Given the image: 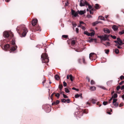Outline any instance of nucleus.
<instances>
[{"mask_svg": "<svg viewBox=\"0 0 124 124\" xmlns=\"http://www.w3.org/2000/svg\"><path fill=\"white\" fill-rule=\"evenodd\" d=\"M80 96V95L78 94H77L75 95V97L76 98H77Z\"/></svg>", "mask_w": 124, "mask_h": 124, "instance_id": "44", "label": "nucleus"}, {"mask_svg": "<svg viewBox=\"0 0 124 124\" xmlns=\"http://www.w3.org/2000/svg\"><path fill=\"white\" fill-rule=\"evenodd\" d=\"M69 77H70V79L71 81H72L73 80V77L72 76V75L71 74H70L69 76Z\"/></svg>", "mask_w": 124, "mask_h": 124, "instance_id": "31", "label": "nucleus"}, {"mask_svg": "<svg viewBox=\"0 0 124 124\" xmlns=\"http://www.w3.org/2000/svg\"><path fill=\"white\" fill-rule=\"evenodd\" d=\"M85 5V4L84 1L82 0H80V6H84Z\"/></svg>", "mask_w": 124, "mask_h": 124, "instance_id": "12", "label": "nucleus"}, {"mask_svg": "<svg viewBox=\"0 0 124 124\" xmlns=\"http://www.w3.org/2000/svg\"><path fill=\"white\" fill-rule=\"evenodd\" d=\"M124 33V30H123L122 31L120 32L119 34L120 35H122Z\"/></svg>", "mask_w": 124, "mask_h": 124, "instance_id": "41", "label": "nucleus"}, {"mask_svg": "<svg viewBox=\"0 0 124 124\" xmlns=\"http://www.w3.org/2000/svg\"><path fill=\"white\" fill-rule=\"evenodd\" d=\"M96 56V54L94 53H90L89 54V58L92 60H95V57Z\"/></svg>", "mask_w": 124, "mask_h": 124, "instance_id": "6", "label": "nucleus"}, {"mask_svg": "<svg viewBox=\"0 0 124 124\" xmlns=\"http://www.w3.org/2000/svg\"><path fill=\"white\" fill-rule=\"evenodd\" d=\"M3 36L4 37L9 39L13 37L14 35L11 31H5L3 32Z\"/></svg>", "mask_w": 124, "mask_h": 124, "instance_id": "2", "label": "nucleus"}, {"mask_svg": "<svg viewBox=\"0 0 124 124\" xmlns=\"http://www.w3.org/2000/svg\"><path fill=\"white\" fill-rule=\"evenodd\" d=\"M121 90L124 89V85H122L121 88Z\"/></svg>", "mask_w": 124, "mask_h": 124, "instance_id": "64", "label": "nucleus"}, {"mask_svg": "<svg viewBox=\"0 0 124 124\" xmlns=\"http://www.w3.org/2000/svg\"><path fill=\"white\" fill-rule=\"evenodd\" d=\"M85 5L86 6H88L90 5L86 1H85Z\"/></svg>", "mask_w": 124, "mask_h": 124, "instance_id": "55", "label": "nucleus"}, {"mask_svg": "<svg viewBox=\"0 0 124 124\" xmlns=\"http://www.w3.org/2000/svg\"><path fill=\"white\" fill-rule=\"evenodd\" d=\"M124 103L123 102L121 103L119 105V107H121L123 106Z\"/></svg>", "mask_w": 124, "mask_h": 124, "instance_id": "45", "label": "nucleus"}, {"mask_svg": "<svg viewBox=\"0 0 124 124\" xmlns=\"http://www.w3.org/2000/svg\"><path fill=\"white\" fill-rule=\"evenodd\" d=\"M38 22V20L37 19H33L31 22V24L32 26H35L36 25V24Z\"/></svg>", "mask_w": 124, "mask_h": 124, "instance_id": "11", "label": "nucleus"}, {"mask_svg": "<svg viewBox=\"0 0 124 124\" xmlns=\"http://www.w3.org/2000/svg\"><path fill=\"white\" fill-rule=\"evenodd\" d=\"M103 44L105 45V46H109L110 45V43H109L108 42H106V44H104V43H103Z\"/></svg>", "mask_w": 124, "mask_h": 124, "instance_id": "38", "label": "nucleus"}, {"mask_svg": "<svg viewBox=\"0 0 124 124\" xmlns=\"http://www.w3.org/2000/svg\"><path fill=\"white\" fill-rule=\"evenodd\" d=\"M101 87L102 88V89H104V90H107V89L106 88H105V87H103V86H101Z\"/></svg>", "mask_w": 124, "mask_h": 124, "instance_id": "60", "label": "nucleus"}, {"mask_svg": "<svg viewBox=\"0 0 124 124\" xmlns=\"http://www.w3.org/2000/svg\"><path fill=\"white\" fill-rule=\"evenodd\" d=\"M55 94V93H53L51 95V96H50V98H51V99L52 100V98H53V95H54V94Z\"/></svg>", "mask_w": 124, "mask_h": 124, "instance_id": "50", "label": "nucleus"}, {"mask_svg": "<svg viewBox=\"0 0 124 124\" xmlns=\"http://www.w3.org/2000/svg\"><path fill=\"white\" fill-rule=\"evenodd\" d=\"M72 24L73 25V30H74V27H75L77 25V24L75 23H73V22L72 23Z\"/></svg>", "mask_w": 124, "mask_h": 124, "instance_id": "32", "label": "nucleus"}, {"mask_svg": "<svg viewBox=\"0 0 124 124\" xmlns=\"http://www.w3.org/2000/svg\"><path fill=\"white\" fill-rule=\"evenodd\" d=\"M98 38H100L101 40V39L102 38V36H98Z\"/></svg>", "mask_w": 124, "mask_h": 124, "instance_id": "56", "label": "nucleus"}, {"mask_svg": "<svg viewBox=\"0 0 124 124\" xmlns=\"http://www.w3.org/2000/svg\"><path fill=\"white\" fill-rule=\"evenodd\" d=\"M78 14H79L80 15H82L84 14V13H85V11H79V10L78 11Z\"/></svg>", "mask_w": 124, "mask_h": 124, "instance_id": "14", "label": "nucleus"}, {"mask_svg": "<svg viewBox=\"0 0 124 124\" xmlns=\"http://www.w3.org/2000/svg\"><path fill=\"white\" fill-rule=\"evenodd\" d=\"M120 78L121 80H123L124 79V76H121L120 77Z\"/></svg>", "mask_w": 124, "mask_h": 124, "instance_id": "51", "label": "nucleus"}, {"mask_svg": "<svg viewBox=\"0 0 124 124\" xmlns=\"http://www.w3.org/2000/svg\"><path fill=\"white\" fill-rule=\"evenodd\" d=\"M63 97L64 98H68V96H67V95H65L64 94H63Z\"/></svg>", "mask_w": 124, "mask_h": 124, "instance_id": "52", "label": "nucleus"}, {"mask_svg": "<svg viewBox=\"0 0 124 124\" xmlns=\"http://www.w3.org/2000/svg\"><path fill=\"white\" fill-rule=\"evenodd\" d=\"M108 103L106 101H104L103 102V104L104 105H106Z\"/></svg>", "mask_w": 124, "mask_h": 124, "instance_id": "53", "label": "nucleus"}, {"mask_svg": "<svg viewBox=\"0 0 124 124\" xmlns=\"http://www.w3.org/2000/svg\"><path fill=\"white\" fill-rule=\"evenodd\" d=\"M55 79L58 80L59 79V76L58 75H56L55 76Z\"/></svg>", "mask_w": 124, "mask_h": 124, "instance_id": "27", "label": "nucleus"}, {"mask_svg": "<svg viewBox=\"0 0 124 124\" xmlns=\"http://www.w3.org/2000/svg\"><path fill=\"white\" fill-rule=\"evenodd\" d=\"M62 37L64 38H66L68 37V36L67 35H63Z\"/></svg>", "mask_w": 124, "mask_h": 124, "instance_id": "36", "label": "nucleus"}, {"mask_svg": "<svg viewBox=\"0 0 124 124\" xmlns=\"http://www.w3.org/2000/svg\"><path fill=\"white\" fill-rule=\"evenodd\" d=\"M65 92L67 93H68L70 92L69 90L67 88H65Z\"/></svg>", "mask_w": 124, "mask_h": 124, "instance_id": "35", "label": "nucleus"}, {"mask_svg": "<svg viewBox=\"0 0 124 124\" xmlns=\"http://www.w3.org/2000/svg\"><path fill=\"white\" fill-rule=\"evenodd\" d=\"M78 61L79 63H82V61L83 63L84 64H86V62L85 61V58L84 57H83L82 59H78Z\"/></svg>", "mask_w": 124, "mask_h": 124, "instance_id": "9", "label": "nucleus"}, {"mask_svg": "<svg viewBox=\"0 0 124 124\" xmlns=\"http://www.w3.org/2000/svg\"><path fill=\"white\" fill-rule=\"evenodd\" d=\"M55 96L57 97V98L58 99L59 98V96H60L59 94V93H57L56 94L55 93Z\"/></svg>", "mask_w": 124, "mask_h": 124, "instance_id": "33", "label": "nucleus"}, {"mask_svg": "<svg viewBox=\"0 0 124 124\" xmlns=\"http://www.w3.org/2000/svg\"><path fill=\"white\" fill-rule=\"evenodd\" d=\"M83 112H80L79 111H78L76 113L77 114H79L78 115V116H82L83 115Z\"/></svg>", "mask_w": 124, "mask_h": 124, "instance_id": "19", "label": "nucleus"}, {"mask_svg": "<svg viewBox=\"0 0 124 124\" xmlns=\"http://www.w3.org/2000/svg\"><path fill=\"white\" fill-rule=\"evenodd\" d=\"M16 30L21 37L25 36L28 31L27 29L23 24H21L17 26Z\"/></svg>", "mask_w": 124, "mask_h": 124, "instance_id": "1", "label": "nucleus"}, {"mask_svg": "<svg viewBox=\"0 0 124 124\" xmlns=\"http://www.w3.org/2000/svg\"><path fill=\"white\" fill-rule=\"evenodd\" d=\"M70 100L69 99H67L66 100V102L67 103H69L70 102Z\"/></svg>", "mask_w": 124, "mask_h": 124, "instance_id": "57", "label": "nucleus"}, {"mask_svg": "<svg viewBox=\"0 0 124 124\" xmlns=\"http://www.w3.org/2000/svg\"><path fill=\"white\" fill-rule=\"evenodd\" d=\"M121 87L120 86H117L116 88V90L118 91L120 89H121Z\"/></svg>", "mask_w": 124, "mask_h": 124, "instance_id": "47", "label": "nucleus"}, {"mask_svg": "<svg viewBox=\"0 0 124 124\" xmlns=\"http://www.w3.org/2000/svg\"><path fill=\"white\" fill-rule=\"evenodd\" d=\"M113 29L115 31H116L118 29V27L116 25H114L112 27Z\"/></svg>", "mask_w": 124, "mask_h": 124, "instance_id": "16", "label": "nucleus"}, {"mask_svg": "<svg viewBox=\"0 0 124 124\" xmlns=\"http://www.w3.org/2000/svg\"><path fill=\"white\" fill-rule=\"evenodd\" d=\"M99 23H100L98 21H96L95 22L93 23H92V25L93 26H95Z\"/></svg>", "mask_w": 124, "mask_h": 124, "instance_id": "23", "label": "nucleus"}, {"mask_svg": "<svg viewBox=\"0 0 124 124\" xmlns=\"http://www.w3.org/2000/svg\"><path fill=\"white\" fill-rule=\"evenodd\" d=\"M104 32L106 33H109L110 32V31L107 28L104 29Z\"/></svg>", "mask_w": 124, "mask_h": 124, "instance_id": "18", "label": "nucleus"}, {"mask_svg": "<svg viewBox=\"0 0 124 124\" xmlns=\"http://www.w3.org/2000/svg\"><path fill=\"white\" fill-rule=\"evenodd\" d=\"M109 36V35L107 34H105L104 35H102V38L101 41H105L107 40L109 41V40L108 39V37Z\"/></svg>", "mask_w": 124, "mask_h": 124, "instance_id": "7", "label": "nucleus"}, {"mask_svg": "<svg viewBox=\"0 0 124 124\" xmlns=\"http://www.w3.org/2000/svg\"><path fill=\"white\" fill-rule=\"evenodd\" d=\"M41 57L43 63H47L49 62L48 57L47 54L46 53L42 54Z\"/></svg>", "mask_w": 124, "mask_h": 124, "instance_id": "3", "label": "nucleus"}, {"mask_svg": "<svg viewBox=\"0 0 124 124\" xmlns=\"http://www.w3.org/2000/svg\"><path fill=\"white\" fill-rule=\"evenodd\" d=\"M10 46L9 44H7L5 45L4 46V48H3L5 50H7L10 49Z\"/></svg>", "mask_w": 124, "mask_h": 124, "instance_id": "10", "label": "nucleus"}, {"mask_svg": "<svg viewBox=\"0 0 124 124\" xmlns=\"http://www.w3.org/2000/svg\"><path fill=\"white\" fill-rule=\"evenodd\" d=\"M71 15L74 17H76L77 16H78V11L77 12H76L73 9L71 10Z\"/></svg>", "mask_w": 124, "mask_h": 124, "instance_id": "8", "label": "nucleus"}, {"mask_svg": "<svg viewBox=\"0 0 124 124\" xmlns=\"http://www.w3.org/2000/svg\"><path fill=\"white\" fill-rule=\"evenodd\" d=\"M95 84L94 81L93 80H91V84L92 85L94 84Z\"/></svg>", "mask_w": 124, "mask_h": 124, "instance_id": "43", "label": "nucleus"}, {"mask_svg": "<svg viewBox=\"0 0 124 124\" xmlns=\"http://www.w3.org/2000/svg\"><path fill=\"white\" fill-rule=\"evenodd\" d=\"M44 78V80L42 82V83L43 84L44 83H45L46 82V79L45 78V77Z\"/></svg>", "mask_w": 124, "mask_h": 124, "instance_id": "61", "label": "nucleus"}, {"mask_svg": "<svg viewBox=\"0 0 124 124\" xmlns=\"http://www.w3.org/2000/svg\"><path fill=\"white\" fill-rule=\"evenodd\" d=\"M124 81H122L119 83V84L120 85H121L122 84H123L124 83Z\"/></svg>", "mask_w": 124, "mask_h": 124, "instance_id": "62", "label": "nucleus"}, {"mask_svg": "<svg viewBox=\"0 0 124 124\" xmlns=\"http://www.w3.org/2000/svg\"><path fill=\"white\" fill-rule=\"evenodd\" d=\"M60 101L58 100H57L56 101L52 103V105H57L60 103Z\"/></svg>", "mask_w": 124, "mask_h": 124, "instance_id": "13", "label": "nucleus"}, {"mask_svg": "<svg viewBox=\"0 0 124 124\" xmlns=\"http://www.w3.org/2000/svg\"><path fill=\"white\" fill-rule=\"evenodd\" d=\"M78 30H79V29H78V28H76V31L77 33H78V32H79Z\"/></svg>", "mask_w": 124, "mask_h": 124, "instance_id": "59", "label": "nucleus"}, {"mask_svg": "<svg viewBox=\"0 0 124 124\" xmlns=\"http://www.w3.org/2000/svg\"><path fill=\"white\" fill-rule=\"evenodd\" d=\"M76 42L75 40H72L71 41V45L72 46H74Z\"/></svg>", "mask_w": 124, "mask_h": 124, "instance_id": "20", "label": "nucleus"}, {"mask_svg": "<svg viewBox=\"0 0 124 124\" xmlns=\"http://www.w3.org/2000/svg\"><path fill=\"white\" fill-rule=\"evenodd\" d=\"M104 51H105V53L106 54H108L109 51V49H105Z\"/></svg>", "mask_w": 124, "mask_h": 124, "instance_id": "42", "label": "nucleus"}, {"mask_svg": "<svg viewBox=\"0 0 124 124\" xmlns=\"http://www.w3.org/2000/svg\"><path fill=\"white\" fill-rule=\"evenodd\" d=\"M116 107H117L118 105V103L117 102L114 103V104H113Z\"/></svg>", "mask_w": 124, "mask_h": 124, "instance_id": "34", "label": "nucleus"}, {"mask_svg": "<svg viewBox=\"0 0 124 124\" xmlns=\"http://www.w3.org/2000/svg\"><path fill=\"white\" fill-rule=\"evenodd\" d=\"M89 39H90L88 40V42H93V40H94L95 42H96V39H93V38H89Z\"/></svg>", "mask_w": 124, "mask_h": 124, "instance_id": "17", "label": "nucleus"}, {"mask_svg": "<svg viewBox=\"0 0 124 124\" xmlns=\"http://www.w3.org/2000/svg\"><path fill=\"white\" fill-rule=\"evenodd\" d=\"M117 97V94L114 93L112 97L113 98H116Z\"/></svg>", "mask_w": 124, "mask_h": 124, "instance_id": "26", "label": "nucleus"}, {"mask_svg": "<svg viewBox=\"0 0 124 124\" xmlns=\"http://www.w3.org/2000/svg\"><path fill=\"white\" fill-rule=\"evenodd\" d=\"M63 85L65 87L67 85V83L65 81H63Z\"/></svg>", "mask_w": 124, "mask_h": 124, "instance_id": "46", "label": "nucleus"}, {"mask_svg": "<svg viewBox=\"0 0 124 124\" xmlns=\"http://www.w3.org/2000/svg\"><path fill=\"white\" fill-rule=\"evenodd\" d=\"M93 32H92L91 33H89V36H93L94 34H95V32L93 30Z\"/></svg>", "mask_w": 124, "mask_h": 124, "instance_id": "25", "label": "nucleus"}, {"mask_svg": "<svg viewBox=\"0 0 124 124\" xmlns=\"http://www.w3.org/2000/svg\"><path fill=\"white\" fill-rule=\"evenodd\" d=\"M110 36L112 38H113L114 39H116V37L115 36H113L112 35H111Z\"/></svg>", "mask_w": 124, "mask_h": 124, "instance_id": "49", "label": "nucleus"}, {"mask_svg": "<svg viewBox=\"0 0 124 124\" xmlns=\"http://www.w3.org/2000/svg\"><path fill=\"white\" fill-rule=\"evenodd\" d=\"M98 19L103 20H105L104 17L102 16H100L98 17Z\"/></svg>", "mask_w": 124, "mask_h": 124, "instance_id": "21", "label": "nucleus"}, {"mask_svg": "<svg viewBox=\"0 0 124 124\" xmlns=\"http://www.w3.org/2000/svg\"><path fill=\"white\" fill-rule=\"evenodd\" d=\"M84 34H86L88 36H89V33L87 31H85L84 32Z\"/></svg>", "mask_w": 124, "mask_h": 124, "instance_id": "30", "label": "nucleus"}, {"mask_svg": "<svg viewBox=\"0 0 124 124\" xmlns=\"http://www.w3.org/2000/svg\"><path fill=\"white\" fill-rule=\"evenodd\" d=\"M63 86L62 85V84L60 85L59 86V88L60 90H62V88Z\"/></svg>", "mask_w": 124, "mask_h": 124, "instance_id": "29", "label": "nucleus"}, {"mask_svg": "<svg viewBox=\"0 0 124 124\" xmlns=\"http://www.w3.org/2000/svg\"><path fill=\"white\" fill-rule=\"evenodd\" d=\"M89 101L92 102L93 104H94L97 101V100L93 99H90Z\"/></svg>", "mask_w": 124, "mask_h": 124, "instance_id": "15", "label": "nucleus"}, {"mask_svg": "<svg viewBox=\"0 0 124 124\" xmlns=\"http://www.w3.org/2000/svg\"><path fill=\"white\" fill-rule=\"evenodd\" d=\"M72 89L73 90H75L76 91H79V89H77L75 87H73L72 88Z\"/></svg>", "mask_w": 124, "mask_h": 124, "instance_id": "54", "label": "nucleus"}, {"mask_svg": "<svg viewBox=\"0 0 124 124\" xmlns=\"http://www.w3.org/2000/svg\"><path fill=\"white\" fill-rule=\"evenodd\" d=\"M86 79L88 80V82H90V79L88 77V76L86 77Z\"/></svg>", "mask_w": 124, "mask_h": 124, "instance_id": "58", "label": "nucleus"}, {"mask_svg": "<svg viewBox=\"0 0 124 124\" xmlns=\"http://www.w3.org/2000/svg\"><path fill=\"white\" fill-rule=\"evenodd\" d=\"M88 8L89 9H92V6L90 4L88 6Z\"/></svg>", "mask_w": 124, "mask_h": 124, "instance_id": "63", "label": "nucleus"}, {"mask_svg": "<svg viewBox=\"0 0 124 124\" xmlns=\"http://www.w3.org/2000/svg\"><path fill=\"white\" fill-rule=\"evenodd\" d=\"M32 28L33 31L35 32L37 31H41L40 27L37 25L34 26H32Z\"/></svg>", "mask_w": 124, "mask_h": 124, "instance_id": "5", "label": "nucleus"}, {"mask_svg": "<svg viewBox=\"0 0 124 124\" xmlns=\"http://www.w3.org/2000/svg\"><path fill=\"white\" fill-rule=\"evenodd\" d=\"M115 53L116 54H118L119 53V50L117 48H116L115 49Z\"/></svg>", "mask_w": 124, "mask_h": 124, "instance_id": "28", "label": "nucleus"}, {"mask_svg": "<svg viewBox=\"0 0 124 124\" xmlns=\"http://www.w3.org/2000/svg\"><path fill=\"white\" fill-rule=\"evenodd\" d=\"M96 89V87L94 86H91L90 87V90L91 91H94Z\"/></svg>", "mask_w": 124, "mask_h": 124, "instance_id": "24", "label": "nucleus"}, {"mask_svg": "<svg viewBox=\"0 0 124 124\" xmlns=\"http://www.w3.org/2000/svg\"><path fill=\"white\" fill-rule=\"evenodd\" d=\"M117 101V99H113V103L114 104V103L116 102Z\"/></svg>", "mask_w": 124, "mask_h": 124, "instance_id": "37", "label": "nucleus"}, {"mask_svg": "<svg viewBox=\"0 0 124 124\" xmlns=\"http://www.w3.org/2000/svg\"><path fill=\"white\" fill-rule=\"evenodd\" d=\"M114 42H115L116 44H117V45H121V44L120 43H119V42L117 41H114Z\"/></svg>", "mask_w": 124, "mask_h": 124, "instance_id": "39", "label": "nucleus"}, {"mask_svg": "<svg viewBox=\"0 0 124 124\" xmlns=\"http://www.w3.org/2000/svg\"><path fill=\"white\" fill-rule=\"evenodd\" d=\"M61 101L62 102L65 103L66 102V100L64 99H62Z\"/></svg>", "mask_w": 124, "mask_h": 124, "instance_id": "40", "label": "nucleus"}, {"mask_svg": "<svg viewBox=\"0 0 124 124\" xmlns=\"http://www.w3.org/2000/svg\"><path fill=\"white\" fill-rule=\"evenodd\" d=\"M84 113L87 114L88 113V110L86 109H85L83 111Z\"/></svg>", "mask_w": 124, "mask_h": 124, "instance_id": "48", "label": "nucleus"}, {"mask_svg": "<svg viewBox=\"0 0 124 124\" xmlns=\"http://www.w3.org/2000/svg\"><path fill=\"white\" fill-rule=\"evenodd\" d=\"M12 42L13 46L11 47L10 49V52H11L15 51L17 48V46L15 45V42L13 39L12 40Z\"/></svg>", "mask_w": 124, "mask_h": 124, "instance_id": "4", "label": "nucleus"}, {"mask_svg": "<svg viewBox=\"0 0 124 124\" xmlns=\"http://www.w3.org/2000/svg\"><path fill=\"white\" fill-rule=\"evenodd\" d=\"M94 7L96 9H99L100 8L99 7V5L97 4H96L95 5Z\"/></svg>", "mask_w": 124, "mask_h": 124, "instance_id": "22", "label": "nucleus"}]
</instances>
